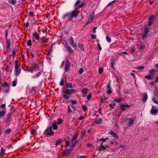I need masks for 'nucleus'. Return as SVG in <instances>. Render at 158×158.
<instances>
[{"instance_id": "obj_1", "label": "nucleus", "mask_w": 158, "mask_h": 158, "mask_svg": "<svg viewBox=\"0 0 158 158\" xmlns=\"http://www.w3.org/2000/svg\"><path fill=\"white\" fill-rule=\"evenodd\" d=\"M80 12V10L78 9H75L71 12H67L64 14L62 16V18L63 19H66L68 21H69L73 18L77 17Z\"/></svg>"}, {"instance_id": "obj_2", "label": "nucleus", "mask_w": 158, "mask_h": 158, "mask_svg": "<svg viewBox=\"0 0 158 158\" xmlns=\"http://www.w3.org/2000/svg\"><path fill=\"white\" fill-rule=\"evenodd\" d=\"M57 124V122H55L52 124V126H50L47 128L45 131L47 135H54V132L52 131V128L55 130H57L58 128Z\"/></svg>"}, {"instance_id": "obj_3", "label": "nucleus", "mask_w": 158, "mask_h": 158, "mask_svg": "<svg viewBox=\"0 0 158 158\" xmlns=\"http://www.w3.org/2000/svg\"><path fill=\"white\" fill-rule=\"evenodd\" d=\"M63 92L66 94L63 95V98L65 99H69V96L66 94L71 95L73 93H75L76 92V90L73 89H63Z\"/></svg>"}, {"instance_id": "obj_4", "label": "nucleus", "mask_w": 158, "mask_h": 158, "mask_svg": "<svg viewBox=\"0 0 158 158\" xmlns=\"http://www.w3.org/2000/svg\"><path fill=\"white\" fill-rule=\"evenodd\" d=\"M20 66L18 64V62L17 61H16L15 62V73L16 76H19L21 72V70L20 68Z\"/></svg>"}, {"instance_id": "obj_5", "label": "nucleus", "mask_w": 158, "mask_h": 158, "mask_svg": "<svg viewBox=\"0 0 158 158\" xmlns=\"http://www.w3.org/2000/svg\"><path fill=\"white\" fill-rule=\"evenodd\" d=\"M40 67L38 65L36 64H34L31 65V69L29 71L31 73H32L33 72L39 71Z\"/></svg>"}, {"instance_id": "obj_6", "label": "nucleus", "mask_w": 158, "mask_h": 158, "mask_svg": "<svg viewBox=\"0 0 158 158\" xmlns=\"http://www.w3.org/2000/svg\"><path fill=\"white\" fill-rule=\"evenodd\" d=\"M81 1V0H77L76 1L74 5V7L75 8V9H78L77 8H81L83 6L85 3L82 2L80 4Z\"/></svg>"}, {"instance_id": "obj_7", "label": "nucleus", "mask_w": 158, "mask_h": 158, "mask_svg": "<svg viewBox=\"0 0 158 158\" xmlns=\"http://www.w3.org/2000/svg\"><path fill=\"white\" fill-rule=\"evenodd\" d=\"M69 44L73 48H76L77 47V45L74 42V40L73 38L72 37L69 38Z\"/></svg>"}, {"instance_id": "obj_8", "label": "nucleus", "mask_w": 158, "mask_h": 158, "mask_svg": "<svg viewBox=\"0 0 158 158\" xmlns=\"http://www.w3.org/2000/svg\"><path fill=\"white\" fill-rule=\"evenodd\" d=\"M12 120L11 114V113H8L6 115L5 120V123L10 122Z\"/></svg>"}, {"instance_id": "obj_9", "label": "nucleus", "mask_w": 158, "mask_h": 158, "mask_svg": "<svg viewBox=\"0 0 158 158\" xmlns=\"http://www.w3.org/2000/svg\"><path fill=\"white\" fill-rule=\"evenodd\" d=\"M158 112V108H156L154 106H152L151 110L150 113L152 115H156Z\"/></svg>"}, {"instance_id": "obj_10", "label": "nucleus", "mask_w": 158, "mask_h": 158, "mask_svg": "<svg viewBox=\"0 0 158 158\" xmlns=\"http://www.w3.org/2000/svg\"><path fill=\"white\" fill-rule=\"evenodd\" d=\"M130 106L128 105L124 104H121L120 105V109L123 110H125V108H127L128 107H129Z\"/></svg>"}, {"instance_id": "obj_11", "label": "nucleus", "mask_w": 158, "mask_h": 158, "mask_svg": "<svg viewBox=\"0 0 158 158\" xmlns=\"http://www.w3.org/2000/svg\"><path fill=\"white\" fill-rule=\"evenodd\" d=\"M111 89V87L109 82L106 87V92L108 94H110L112 93V91Z\"/></svg>"}, {"instance_id": "obj_12", "label": "nucleus", "mask_w": 158, "mask_h": 158, "mask_svg": "<svg viewBox=\"0 0 158 158\" xmlns=\"http://www.w3.org/2000/svg\"><path fill=\"white\" fill-rule=\"evenodd\" d=\"M70 63L69 61H66V63L65 64L64 70L66 72H68L70 68Z\"/></svg>"}, {"instance_id": "obj_13", "label": "nucleus", "mask_w": 158, "mask_h": 158, "mask_svg": "<svg viewBox=\"0 0 158 158\" xmlns=\"http://www.w3.org/2000/svg\"><path fill=\"white\" fill-rule=\"evenodd\" d=\"M33 39L38 40L39 39L40 35L36 32H34L33 33Z\"/></svg>"}, {"instance_id": "obj_14", "label": "nucleus", "mask_w": 158, "mask_h": 158, "mask_svg": "<svg viewBox=\"0 0 158 158\" xmlns=\"http://www.w3.org/2000/svg\"><path fill=\"white\" fill-rule=\"evenodd\" d=\"M6 111L5 109L0 111V119L2 117L4 116L6 114Z\"/></svg>"}, {"instance_id": "obj_15", "label": "nucleus", "mask_w": 158, "mask_h": 158, "mask_svg": "<svg viewBox=\"0 0 158 158\" xmlns=\"http://www.w3.org/2000/svg\"><path fill=\"white\" fill-rule=\"evenodd\" d=\"M148 96L147 93H145L143 95V98L142 99V101L143 102H145L148 99Z\"/></svg>"}, {"instance_id": "obj_16", "label": "nucleus", "mask_w": 158, "mask_h": 158, "mask_svg": "<svg viewBox=\"0 0 158 158\" xmlns=\"http://www.w3.org/2000/svg\"><path fill=\"white\" fill-rule=\"evenodd\" d=\"M94 123L98 124H100L102 123V118H99L98 119H96L94 121Z\"/></svg>"}, {"instance_id": "obj_17", "label": "nucleus", "mask_w": 158, "mask_h": 158, "mask_svg": "<svg viewBox=\"0 0 158 158\" xmlns=\"http://www.w3.org/2000/svg\"><path fill=\"white\" fill-rule=\"evenodd\" d=\"M42 71H40L35 75L32 76V77L33 78H36L38 77L41 74Z\"/></svg>"}, {"instance_id": "obj_18", "label": "nucleus", "mask_w": 158, "mask_h": 158, "mask_svg": "<svg viewBox=\"0 0 158 158\" xmlns=\"http://www.w3.org/2000/svg\"><path fill=\"white\" fill-rule=\"evenodd\" d=\"M88 89L87 88H84L82 89L81 92L83 94L85 95L88 93Z\"/></svg>"}, {"instance_id": "obj_19", "label": "nucleus", "mask_w": 158, "mask_h": 158, "mask_svg": "<svg viewBox=\"0 0 158 158\" xmlns=\"http://www.w3.org/2000/svg\"><path fill=\"white\" fill-rule=\"evenodd\" d=\"M66 48L67 49V51L69 52H71L73 53V51L71 47L69 46L68 44H66Z\"/></svg>"}, {"instance_id": "obj_20", "label": "nucleus", "mask_w": 158, "mask_h": 158, "mask_svg": "<svg viewBox=\"0 0 158 158\" xmlns=\"http://www.w3.org/2000/svg\"><path fill=\"white\" fill-rule=\"evenodd\" d=\"M110 134L113 137L115 138L116 139H118V136L117 134L114 132L112 131H111L110 132Z\"/></svg>"}, {"instance_id": "obj_21", "label": "nucleus", "mask_w": 158, "mask_h": 158, "mask_svg": "<svg viewBox=\"0 0 158 158\" xmlns=\"http://www.w3.org/2000/svg\"><path fill=\"white\" fill-rule=\"evenodd\" d=\"M78 47L83 52L84 51L85 46L83 44H79Z\"/></svg>"}, {"instance_id": "obj_22", "label": "nucleus", "mask_w": 158, "mask_h": 158, "mask_svg": "<svg viewBox=\"0 0 158 158\" xmlns=\"http://www.w3.org/2000/svg\"><path fill=\"white\" fill-rule=\"evenodd\" d=\"M129 122L128 123V125L129 127L131 126L134 123V119H133L130 118L129 119Z\"/></svg>"}, {"instance_id": "obj_23", "label": "nucleus", "mask_w": 158, "mask_h": 158, "mask_svg": "<svg viewBox=\"0 0 158 158\" xmlns=\"http://www.w3.org/2000/svg\"><path fill=\"white\" fill-rule=\"evenodd\" d=\"M95 17V14L94 13H91L89 16V19L93 20Z\"/></svg>"}, {"instance_id": "obj_24", "label": "nucleus", "mask_w": 158, "mask_h": 158, "mask_svg": "<svg viewBox=\"0 0 158 158\" xmlns=\"http://www.w3.org/2000/svg\"><path fill=\"white\" fill-rule=\"evenodd\" d=\"M62 141V139H58L56 140V143H55V145L56 146H57L60 144L61 143Z\"/></svg>"}, {"instance_id": "obj_25", "label": "nucleus", "mask_w": 158, "mask_h": 158, "mask_svg": "<svg viewBox=\"0 0 158 158\" xmlns=\"http://www.w3.org/2000/svg\"><path fill=\"white\" fill-rule=\"evenodd\" d=\"M77 134L76 133H75L73 135V138H72L71 140L72 141H73V140H74L75 139H77Z\"/></svg>"}, {"instance_id": "obj_26", "label": "nucleus", "mask_w": 158, "mask_h": 158, "mask_svg": "<svg viewBox=\"0 0 158 158\" xmlns=\"http://www.w3.org/2000/svg\"><path fill=\"white\" fill-rule=\"evenodd\" d=\"M122 99L121 98H115L114 99V101L116 102L119 103L122 101Z\"/></svg>"}, {"instance_id": "obj_27", "label": "nucleus", "mask_w": 158, "mask_h": 158, "mask_svg": "<svg viewBox=\"0 0 158 158\" xmlns=\"http://www.w3.org/2000/svg\"><path fill=\"white\" fill-rule=\"evenodd\" d=\"M154 71L155 69H152L149 72L150 75L153 76L154 75Z\"/></svg>"}, {"instance_id": "obj_28", "label": "nucleus", "mask_w": 158, "mask_h": 158, "mask_svg": "<svg viewBox=\"0 0 158 158\" xmlns=\"http://www.w3.org/2000/svg\"><path fill=\"white\" fill-rule=\"evenodd\" d=\"M66 86L68 88H69L70 89H72L73 88L72 85L71 83H67Z\"/></svg>"}, {"instance_id": "obj_29", "label": "nucleus", "mask_w": 158, "mask_h": 158, "mask_svg": "<svg viewBox=\"0 0 158 158\" xmlns=\"http://www.w3.org/2000/svg\"><path fill=\"white\" fill-rule=\"evenodd\" d=\"M10 45V41L9 40H8L7 41L6 44V48L8 49L9 48Z\"/></svg>"}, {"instance_id": "obj_30", "label": "nucleus", "mask_w": 158, "mask_h": 158, "mask_svg": "<svg viewBox=\"0 0 158 158\" xmlns=\"http://www.w3.org/2000/svg\"><path fill=\"white\" fill-rule=\"evenodd\" d=\"M144 77L146 79H147L148 80H151L152 78V76L150 75H146Z\"/></svg>"}, {"instance_id": "obj_31", "label": "nucleus", "mask_w": 158, "mask_h": 158, "mask_svg": "<svg viewBox=\"0 0 158 158\" xmlns=\"http://www.w3.org/2000/svg\"><path fill=\"white\" fill-rule=\"evenodd\" d=\"M101 147L99 148H99V149L100 150H104L105 149H106V148L105 146H103V143L102 142L101 143Z\"/></svg>"}, {"instance_id": "obj_32", "label": "nucleus", "mask_w": 158, "mask_h": 158, "mask_svg": "<svg viewBox=\"0 0 158 158\" xmlns=\"http://www.w3.org/2000/svg\"><path fill=\"white\" fill-rule=\"evenodd\" d=\"M70 101L72 104L73 105L76 104L77 103V102L76 100L71 99L70 100Z\"/></svg>"}, {"instance_id": "obj_33", "label": "nucleus", "mask_w": 158, "mask_h": 158, "mask_svg": "<svg viewBox=\"0 0 158 158\" xmlns=\"http://www.w3.org/2000/svg\"><path fill=\"white\" fill-rule=\"evenodd\" d=\"M9 2L12 4L14 5L16 2V0H8Z\"/></svg>"}, {"instance_id": "obj_34", "label": "nucleus", "mask_w": 158, "mask_h": 158, "mask_svg": "<svg viewBox=\"0 0 158 158\" xmlns=\"http://www.w3.org/2000/svg\"><path fill=\"white\" fill-rule=\"evenodd\" d=\"M149 29L147 27H145L144 28V34H145V35H148V32H149Z\"/></svg>"}, {"instance_id": "obj_35", "label": "nucleus", "mask_w": 158, "mask_h": 158, "mask_svg": "<svg viewBox=\"0 0 158 158\" xmlns=\"http://www.w3.org/2000/svg\"><path fill=\"white\" fill-rule=\"evenodd\" d=\"M81 106L84 111H85L87 110V107L85 105H82Z\"/></svg>"}, {"instance_id": "obj_36", "label": "nucleus", "mask_w": 158, "mask_h": 158, "mask_svg": "<svg viewBox=\"0 0 158 158\" xmlns=\"http://www.w3.org/2000/svg\"><path fill=\"white\" fill-rule=\"evenodd\" d=\"M106 39L107 41L108 42H110L111 41V39L108 35L106 36Z\"/></svg>"}, {"instance_id": "obj_37", "label": "nucleus", "mask_w": 158, "mask_h": 158, "mask_svg": "<svg viewBox=\"0 0 158 158\" xmlns=\"http://www.w3.org/2000/svg\"><path fill=\"white\" fill-rule=\"evenodd\" d=\"M92 97V94L91 93L89 94L87 97V99L89 101Z\"/></svg>"}, {"instance_id": "obj_38", "label": "nucleus", "mask_w": 158, "mask_h": 158, "mask_svg": "<svg viewBox=\"0 0 158 158\" xmlns=\"http://www.w3.org/2000/svg\"><path fill=\"white\" fill-rule=\"evenodd\" d=\"M73 111L70 108V106H68V113H70L72 112Z\"/></svg>"}, {"instance_id": "obj_39", "label": "nucleus", "mask_w": 158, "mask_h": 158, "mask_svg": "<svg viewBox=\"0 0 158 158\" xmlns=\"http://www.w3.org/2000/svg\"><path fill=\"white\" fill-rule=\"evenodd\" d=\"M93 20L89 18L88 20L86 23V25H88L89 24L91 23L92 22Z\"/></svg>"}, {"instance_id": "obj_40", "label": "nucleus", "mask_w": 158, "mask_h": 158, "mask_svg": "<svg viewBox=\"0 0 158 158\" xmlns=\"http://www.w3.org/2000/svg\"><path fill=\"white\" fill-rule=\"evenodd\" d=\"M115 105V104L114 102H112L110 104V106L112 108H113V107Z\"/></svg>"}, {"instance_id": "obj_41", "label": "nucleus", "mask_w": 158, "mask_h": 158, "mask_svg": "<svg viewBox=\"0 0 158 158\" xmlns=\"http://www.w3.org/2000/svg\"><path fill=\"white\" fill-rule=\"evenodd\" d=\"M16 85L17 81L15 80H14V81H13L12 83V85L13 87H15V86H16Z\"/></svg>"}, {"instance_id": "obj_42", "label": "nucleus", "mask_w": 158, "mask_h": 158, "mask_svg": "<svg viewBox=\"0 0 158 158\" xmlns=\"http://www.w3.org/2000/svg\"><path fill=\"white\" fill-rule=\"evenodd\" d=\"M27 45L28 46H31V45H32V44H31V40H28V41L27 42Z\"/></svg>"}, {"instance_id": "obj_43", "label": "nucleus", "mask_w": 158, "mask_h": 158, "mask_svg": "<svg viewBox=\"0 0 158 158\" xmlns=\"http://www.w3.org/2000/svg\"><path fill=\"white\" fill-rule=\"evenodd\" d=\"M11 131V129L10 128H9L6 130L5 131V133L6 134H9Z\"/></svg>"}, {"instance_id": "obj_44", "label": "nucleus", "mask_w": 158, "mask_h": 158, "mask_svg": "<svg viewBox=\"0 0 158 158\" xmlns=\"http://www.w3.org/2000/svg\"><path fill=\"white\" fill-rule=\"evenodd\" d=\"M49 38L48 37H46L45 38L44 42L47 43L49 40Z\"/></svg>"}, {"instance_id": "obj_45", "label": "nucleus", "mask_w": 158, "mask_h": 158, "mask_svg": "<svg viewBox=\"0 0 158 158\" xmlns=\"http://www.w3.org/2000/svg\"><path fill=\"white\" fill-rule=\"evenodd\" d=\"M5 149H4L2 147L1 149V153L0 155L4 153L5 152Z\"/></svg>"}, {"instance_id": "obj_46", "label": "nucleus", "mask_w": 158, "mask_h": 158, "mask_svg": "<svg viewBox=\"0 0 158 158\" xmlns=\"http://www.w3.org/2000/svg\"><path fill=\"white\" fill-rule=\"evenodd\" d=\"M58 122H57V124H60L62 123V119H61V118H59L58 119Z\"/></svg>"}, {"instance_id": "obj_47", "label": "nucleus", "mask_w": 158, "mask_h": 158, "mask_svg": "<svg viewBox=\"0 0 158 158\" xmlns=\"http://www.w3.org/2000/svg\"><path fill=\"white\" fill-rule=\"evenodd\" d=\"M144 67L143 66H140L139 67H136V68L139 70H141L143 69H144Z\"/></svg>"}, {"instance_id": "obj_48", "label": "nucleus", "mask_w": 158, "mask_h": 158, "mask_svg": "<svg viewBox=\"0 0 158 158\" xmlns=\"http://www.w3.org/2000/svg\"><path fill=\"white\" fill-rule=\"evenodd\" d=\"M83 72V69L82 68H80L78 71V73L79 74H82Z\"/></svg>"}, {"instance_id": "obj_49", "label": "nucleus", "mask_w": 158, "mask_h": 158, "mask_svg": "<svg viewBox=\"0 0 158 158\" xmlns=\"http://www.w3.org/2000/svg\"><path fill=\"white\" fill-rule=\"evenodd\" d=\"M154 18V15H152L149 18V20L152 21Z\"/></svg>"}, {"instance_id": "obj_50", "label": "nucleus", "mask_w": 158, "mask_h": 158, "mask_svg": "<svg viewBox=\"0 0 158 158\" xmlns=\"http://www.w3.org/2000/svg\"><path fill=\"white\" fill-rule=\"evenodd\" d=\"M152 100L155 103L157 104L158 102L156 100L155 97H153L152 98Z\"/></svg>"}, {"instance_id": "obj_51", "label": "nucleus", "mask_w": 158, "mask_h": 158, "mask_svg": "<svg viewBox=\"0 0 158 158\" xmlns=\"http://www.w3.org/2000/svg\"><path fill=\"white\" fill-rule=\"evenodd\" d=\"M103 69L102 68H100L98 70L99 73L100 74H101L103 72Z\"/></svg>"}, {"instance_id": "obj_52", "label": "nucleus", "mask_w": 158, "mask_h": 158, "mask_svg": "<svg viewBox=\"0 0 158 158\" xmlns=\"http://www.w3.org/2000/svg\"><path fill=\"white\" fill-rule=\"evenodd\" d=\"M60 84L61 86L64 85V79L63 78L61 79V81Z\"/></svg>"}, {"instance_id": "obj_53", "label": "nucleus", "mask_w": 158, "mask_h": 158, "mask_svg": "<svg viewBox=\"0 0 158 158\" xmlns=\"http://www.w3.org/2000/svg\"><path fill=\"white\" fill-rule=\"evenodd\" d=\"M70 145V142L69 141H67L66 142V146L68 147Z\"/></svg>"}, {"instance_id": "obj_54", "label": "nucleus", "mask_w": 158, "mask_h": 158, "mask_svg": "<svg viewBox=\"0 0 158 158\" xmlns=\"http://www.w3.org/2000/svg\"><path fill=\"white\" fill-rule=\"evenodd\" d=\"M6 105L4 104H2L0 106V107L2 109H4Z\"/></svg>"}, {"instance_id": "obj_55", "label": "nucleus", "mask_w": 158, "mask_h": 158, "mask_svg": "<svg viewBox=\"0 0 158 158\" xmlns=\"http://www.w3.org/2000/svg\"><path fill=\"white\" fill-rule=\"evenodd\" d=\"M76 144L75 143H74L72 145H71L70 146L71 148L72 149L73 148L76 146Z\"/></svg>"}, {"instance_id": "obj_56", "label": "nucleus", "mask_w": 158, "mask_h": 158, "mask_svg": "<svg viewBox=\"0 0 158 158\" xmlns=\"http://www.w3.org/2000/svg\"><path fill=\"white\" fill-rule=\"evenodd\" d=\"M107 140V139L105 138H101L99 139L100 141H102V142H106Z\"/></svg>"}, {"instance_id": "obj_57", "label": "nucleus", "mask_w": 158, "mask_h": 158, "mask_svg": "<svg viewBox=\"0 0 158 158\" xmlns=\"http://www.w3.org/2000/svg\"><path fill=\"white\" fill-rule=\"evenodd\" d=\"M114 1H112L110 2L107 5V6H110V5H112L113 3H114Z\"/></svg>"}, {"instance_id": "obj_58", "label": "nucleus", "mask_w": 158, "mask_h": 158, "mask_svg": "<svg viewBox=\"0 0 158 158\" xmlns=\"http://www.w3.org/2000/svg\"><path fill=\"white\" fill-rule=\"evenodd\" d=\"M97 46H98V48H99V50L100 51H101L102 50V48L101 47V46H100V44L99 43H98L97 44Z\"/></svg>"}, {"instance_id": "obj_59", "label": "nucleus", "mask_w": 158, "mask_h": 158, "mask_svg": "<svg viewBox=\"0 0 158 158\" xmlns=\"http://www.w3.org/2000/svg\"><path fill=\"white\" fill-rule=\"evenodd\" d=\"M86 130H83L81 132V134H82V135L83 136L86 133Z\"/></svg>"}, {"instance_id": "obj_60", "label": "nucleus", "mask_w": 158, "mask_h": 158, "mask_svg": "<svg viewBox=\"0 0 158 158\" xmlns=\"http://www.w3.org/2000/svg\"><path fill=\"white\" fill-rule=\"evenodd\" d=\"M147 35H145V34H143L142 37V39L143 40H144L147 37Z\"/></svg>"}, {"instance_id": "obj_61", "label": "nucleus", "mask_w": 158, "mask_h": 158, "mask_svg": "<svg viewBox=\"0 0 158 158\" xmlns=\"http://www.w3.org/2000/svg\"><path fill=\"white\" fill-rule=\"evenodd\" d=\"M152 23H153L152 21L149 20V22L148 23V25L149 26H151L152 25Z\"/></svg>"}, {"instance_id": "obj_62", "label": "nucleus", "mask_w": 158, "mask_h": 158, "mask_svg": "<svg viewBox=\"0 0 158 158\" xmlns=\"http://www.w3.org/2000/svg\"><path fill=\"white\" fill-rule=\"evenodd\" d=\"M96 35L95 34H92L91 35V38L92 39H94L96 38Z\"/></svg>"}, {"instance_id": "obj_63", "label": "nucleus", "mask_w": 158, "mask_h": 158, "mask_svg": "<svg viewBox=\"0 0 158 158\" xmlns=\"http://www.w3.org/2000/svg\"><path fill=\"white\" fill-rule=\"evenodd\" d=\"M7 85V83L6 81L4 82L3 85V87H5Z\"/></svg>"}, {"instance_id": "obj_64", "label": "nucleus", "mask_w": 158, "mask_h": 158, "mask_svg": "<svg viewBox=\"0 0 158 158\" xmlns=\"http://www.w3.org/2000/svg\"><path fill=\"white\" fill-rule=\"evenodd\" d=\"M86 156H77V158H86Z\"/></svg>"}]
</instances>
